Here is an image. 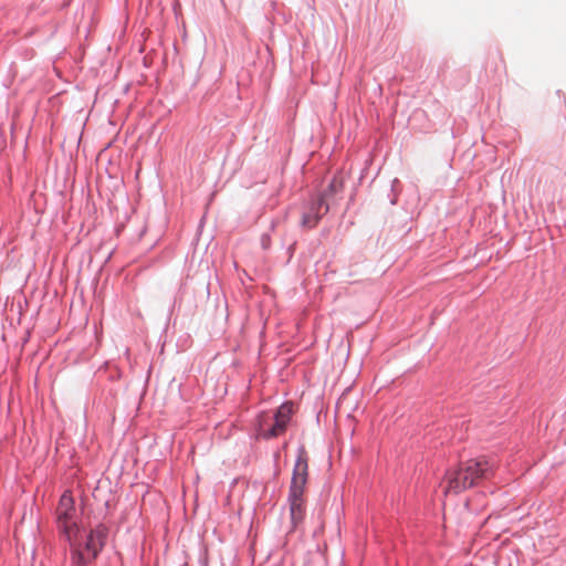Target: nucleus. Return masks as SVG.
I'll return each mask as SVG.
<instances>
[{"label": "nucleus", "instance_id": "obj_8", "mask_svg": "<svg viewBox=\"0 0 566 566\" xmlns=\"http://www.w3.org/2000/svg\"><path fill=\"white\" fill-rule=\"evenodd\" d=\"M566 413L562 411H556L553 413L548 427H551L553 430L564 431L566 430Z\"/></svg>", "mask_w": 566, "mask_h": 566}, {"label": "nucleus", "instance_id": "obj_5", "mask_svg": "<svg viewBox=\"0 0 566 566\" xmlns=\"http://www.w3.org/2000/svg\"><path fill=\"white\" fill-rule=\"evenodd\" d=\"M327 211L328 206L325 205L324 198L318 197L310 205L307 210L303 213L302 226L308 229L314 228L321 220L322 216Z\"/></svg>", "mask_w": 566, "mask_h": 566}, {"label": "nucleus", "instance_id": "obj_3", "mask_svg": "<svg viewBox=\"0 0 566 566\" xmlns=\"http://www.w3.org/2000/svg\"><path fill=\"white\" fill-rule=\"evenodd\" d=\"M293 413V405L285 402L274 413L262 412L258 417V436L271 439L281 436L287 427Z\"/></svg>", "mask_w": 566, "mask_h": 566}, {"label": "nucleus", "instance_id": "obj_2", "mask_svg": "<svg viewBox=\"0 0 566 566\" xmlns=\"http://www.w3.org/2000/svg\"><path fill=\"white\" fill-rule=\"evenodd\" d=\"M307 453L304 449H300L293 470L289 495L290 516L293 530L297 528V526L302 524L305 516V502L303 494L307 482Z\"/></svg>", "mask_w": 566, "mask_h": 566}, {"label": "nucleus", "instance_id": "obj_6", "mask_svg": "<svg viewBox=\"0 0 566 566\" xmlns=\"http://www.w3.org/2000/svg\"><path fill=\"white\" fill-rule=\"evenodd\" d=\"M108 530L104 525H98L95 530H92L86 536L85 549L90 552L91 556H97L98 552L103 548Z\"/></svg>", "mask_w": 566, "mask_h": 566}, {"label": "nucleus", "instance_id": "obj_1", "mask_svg": "<svg viewBox=\"0 0 566 566\" xmlns=\"http://www.w3.org/2000/svg\"><path fill=\"white\" fill-rule=\"evenodd\" d=\"M497 464L485 455L461 462L457 469L447 471L442 486L443 493L459 494L494 476Z\"/></svg>", "mask_w": 566, "mask_h": 566}, {"label": "nucleus", "instance_id": "obj_4", "mask_svg": "<svg viewBox=\"0 0 566 566\" xmlns=\"http://www.w3.org/2000/svg\"><path fill=\"white\" fill-rule=\"evenodd\" d=\"M75 514L73 497L69 492L63 493L56 507V518L60 531L70 544H76V535L81 533Z\"/></svg>", "mask_w": 566, "mask_h": 566}, {"label": "nucleus", "instance_id": "obj_7", "mask_svg": "<svg viewBox=\"0 0 566 566\" xmlns=\"http://www.w3.org/2000/svg\"><path fill=\"white\" fill-rule=\"evenodd\" d=\"M81 534L76 535V544H70L72 547L71 559L74 566H85L87 563L96 558V556H91L90 552H87L85 547H81Z\"/></svg>", "mask_w": 566, "mask_h": 566}, {"label": "nucleus", "instance_id": "obj_9", "mask_svg": "<svg viewBox=\"0 0 566 566\" xmlns=\"http://www.w3.org/2000/svg\"><path fill=\"white\" fill-rule=\"evenodd\" d=\"M344 188V180L342 176H334L328 185V189L325 191L324 196H322L324 199L325 197L336 195L340 192Z\"/></svg>", "mask_w": 566, "mask_h": 566}]
</instances>
